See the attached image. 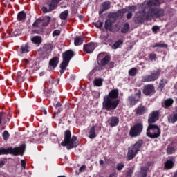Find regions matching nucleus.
Segmentation results:
<instances>
[{
	"instance_id": "1",
	"label": "nucleus",
	"mask_w": 177,
	"mask_h": 177,
	"mask_svg": "<svg viewBox=\"0 0 177 177\" xmlns=\"http://www.w3.org/2000/svg\"><path fill=\"white\" fill-rule=\"evenodd\" d=\"M118 89H113L109 93V95L104 97L102 102V107L106 111H114L118 104H120V100H118Z\"/></svg>"
},
{
	"instance_id": "2",
	"label": "nucleus",
	"mask_w": 177,
	"mask_h": 177,
	"mask_svg": "<svg viewBox=\"0 0 177 177\" xmlns=\"http://www.w3.org/2000/svg\"><path fill=\"white\" fill-rule=\"evenodd\" d=\"M77 136H73L71 137V132L69 130H66L64 132V139L62 142V146H66L68 150H71L74 147H77Z\"/></svg>"
},
{
	"instance_id": "3",
	"label": "nucleus",
	"mask_w": 177,
	"mask_h": 177,
	"mask_svg": "<svg viewBox=\"0 0 177 177\" xmlns=\"http://www.w3.org/2000/svg\"><path fill=\"white\" fill-rule=\"evenodd\" d=\"M142 145L143 140H139L134 145L128 147L127 160L129 161L133 160L134 157H136V154L140 151Z\"/></svg>"
},
{
	"instance_id": "4",
	"label": "nucleus",
	"mask_w": 177,
	"mask_h": 177,
	"mask_svg": "<svg viewBox=\"0 0 177 177\" xmlns=\"http://www.w3.org/2000/svg\"><path fill=\"white\" fill-rule=\"evenodd\" d=\"M24 150H26L25 144H22L20 147H17L15 148H0V156H2V154H13L14 156H19V154H20V156H23Z\"/></svg>"
},
{
	"instance_id": "5",
	"label": "nucleus",
	"mask_w": 177,
	"mask_h": 177,
	"mask_svg": "<svg viewBox=\"0 0 177 177\" xmlns=\"http://www.w3.org/2000/svg\"><path fill=\"white\" fill-rule=\"evenodd\" d=\"M124 13H127V9H121V10H119L116 13L112 14L109 17V19L105 21V24H104L105 30H109V31H111L113 30V24L115 23V19H114V17H117L118 16H122Z\"/></svg>"
},
{
	"instance_id": "6",
	"label": "nucleus",
	"mask_w": 177,
	"mask_h": 177,
	"mask_svg": "<svg viewBox=\"0 0 177 177\" xmlns=\"http://www.w3.org/2000/svg\"><path fill=\"white\" fill-rule=\"evenodd\" d=\"M147 136L151 139H157L161 136V129L156 124H149L147 129Z\"/></svg>"
},
{
	"instance_id": "7",
	"label": "nucleus",
	"mask_w": 177,
	"mask_h": 177,
	"mask_svg": "<svg viewBox=\"0 0 177 177\" xmlns=\"http://www.w3.org/2000/svg\"><path fill=\"white\" fill-rule=\"evenodd\" d=\"M73 57H74V51L71 50H68L62 53L63 61L62 62V67H68V63H70V61Z\"/></svg>"
},
{
	"instance_id": "8",
	"label": "nucleus",
	"mask_w": 177,
	"mask_h": 177,
	"mask_svg": "<svg viewBox=\"0 0 177 177\" xmlns=\"http://www.w3.org/2000/svg\"><path fill=\"white\" fill-rule=\"evenodd\" d=\"M142 131H143V124L138 123L130 129L129 135L131 138H138L142 133Z\"/></svg>"
},
{
	"instance_id": "9",
	"label": "nucleus",
	"mask_w": 177,
	"mask_h": 177,
	"mask_svg": "<svg viewBox=\"0 0 177 177\" xmlns=\"http://www.w3.org/2000/svg\"><path fill=\"white\" fill-rule=\"evenodd\" d=\"M165 15L164 9L156 7L155 8H149L148 16L150 17H162Z\"/></svg>"
},
{
	"instance_id": "10",
	"label": "nucleus",
	"mask_w": 177,
	"mask_h": 177,
	"mask_svg": "<svg viewBox=\"0 0 177 177\" xmlns=\"http://www.w3.org/2000/svg\"><path fill=\"white\" fill-rule=\"evenodd\" d=\"M61 0H52L50 2L48 3V5L49 8L43 7L42 8V12L43 13H49L50 12H52V10H55L56 9L59 2H60Z\"/></svg>"
},
{
	"instance_id": "11",
	"label": "nucleus",
	"mask_w": 177,
	"mask_h": 177,
	"mask_svg": "<svg viewBox=\"0 0 177 177\" xmlns=\"http://www.w3.org/2000/svg\"><path fill=\"white\" fill-rule=\"evenodd\" d=\"M160 120V111H152L148 118L149 125H153L156 121H158Z\"/></svg>"
},
{
	"instance_id": "12",
	"label": "nucleus",
	"mask_w": 177,
	"mask_h": 177,
	"mask_svg": "<svg viewBox=\"0 0 177 177\" xmlns=\"http://www.w3.org/2000/svg\"><path fill=\"white\" fill-rule=\"evenodd\" d=\"M142 93L146 96H151L156 93V88L153 84H147L144 86Z\"/></svg>"
},
{
	"instance_id": "13",
	"label": "nucleus",
	"mask_w": 177,
	"mask_h": 177,
	"mask_svg": "<svg viewBox=\"0 0 177 177\" xmlns=\"http://www.w3.org/2000/svg\"><path fill=\"white\" fill-rule=\"evenodd\" d=\"M101 57H103L100 61V66H102V67H104V66L109 64L111 59V57H110L109 55H106L104 53H101L98 55L97 59H101Z\"/></svg>"
},
{
	"instance_id": "14",
	"label": "nucleus",
	"mask_w": 177,
	"mask_h": 177,
	"mask_svg": "<svg viewBox=\"0 0 177 177\" xmlns=\"http://www.w3.org/2000/svg\"><path fill=\"white\" fill-rule=\"evenodd\" d=\"M23 63L26 67H29V68H34L35 70L38 69V64L37 63V61L35 60H27L24 59Z\"/></svg>"
},
{
	"instance_id": "15",
	"label": "nucleus",
	"mask_w": 177,
	"mask_h": 177,
	"mask_svg": "<svg viewBox=\"0 0 177 177\" xmlns=\"http://www.w3.org/2000/svg\"><path fill=\"white\" fill-rule=\"evenodd\" d=\"M161 3H162V0H149L147 5L149 6V9H154L159 8Z\"/></svg>"
},
{
	"instance_id": "16",
	"label": "nucleus",
	"mask_w": 177,
	"mask_h": 177,
	"mask_svg": "<svg viewBox=\"0 0 177 177\" xmlns=\"http://www.w3.org/2000/svg\"><path fill=\"white\" fill-rule=\"evenodd\" d=\"M95 48V43H88L84 46V50L86 53H93Z\"/></svg>"
},
{
	"instance_id": "17",
	"label": "nucleus",
	"mask_w": 177,
	"mask_h": 177,
	"mask_svg": "<svg viewBox=\"0 0 177 177\" xmlns=\"http://www.w3.org/2000/svg\"><path fill=\"white\" fill-rule=\"evenodd\" d=\"M176 151V145H175V142L170 143L167 148V153L169 155L174 154V153Z\"/></svg>"
},
{
	"instance_id": "18",
	"label": "nucleus",
	"mask_w": 177,
	"mask_h": 177,
	"mask_svg": "<svg viewBox=\"0 0 177 177\" xmlns=\"http://www.w3.org/2000/svg\"><path fill=\"white\" fill-rule=\"evenodd\" d=\"M108 123L111 127H117L120 124V119L115 116H113L108 120Z\"/></svg>"
},
{
	"instance_id": "19",
	"label": "nucleus",
	"mask_w": 177,
	"mask_h": 177,
	"mask_svg": "<svg viewBox=\"0 0 177 177\" xmlns=\"http://www.w3.org/2000/svg\"><path fill=\"white\" fill-rule=\"evenodd\" d=\"M52 49H53V44H46L43 46L42 51L47 55L52 53Z\"/></svg>"
},
{
	"instance_id": "20",
	"label": "nucleus",
	"mask_w": 177,
	"mask_h": 177,
	"mask_svg": "<svg viewBox=\"0 0 177 177\" xmlns=\"http://www.w3.org/2000/svg\"><path fill=\"white\" fill-rule=\"evenodd\" d=\"M147 111V108L144 106L140 105L136 109V114L137 115H143Z\"/></svg>"
},
{
	"instance_id": "21",
	"label": "nucleus",
	"mask_w": 177,
	"mask_h": 177,
	"mask_svg": "<svg viewBox=\"0 0 177 177\" xmlns=\"http://www.w3.org/2000/svg\"><path fill=\"white\" fill-rule=\"evenodd\" d=\"M168 122H170V124H175L177 121V109H176L175 113L170 114L167 117Z\"/></svg>"
},
{
	"instance_id": "22",
	"label": "nucleus",
	"mask_w": 177,
	"mask_h": 177,
	"mask_svg": "<svg viewBox=\"0 0 177 177\" xmlns=\"http://www.w3.org/2000/svg\"><path fill=\"white\" fill-rule=\"evenodd\" d=\"M59 57H53L49 62L50 67H52L53 68H56V67H57V64H59Z\"/></svg>"
},
{
	"instance_id": "23",
	"label": "nucleus",
	"mask_w": 177,
	"mask_h": 177,
	"mask_svg": "<svg viewBox=\"0 0 177 177\" xmlns=\"http://www.w3.org/2000/svg\"><path fill=\"white\" fill-rule=\"evenodd\" d=\"M147 167H142L141 170L136 173V177H147Z\"/></svg>"
},
{
	"instance_id": "24",
	"label": "nucleus",
	"mask_w": 177,
	"mask_h": 177,
	"mask_svg": "<svg viewBox=\"0 0 177 177\" xmlns=\"http://www.w3.org/2000/svg\"><path fill=\"white\" fill-rule=\"evenodd\" d=\"M151 75H152V78L153 80H157L160 78V75L161 74V69H156L150 73Z\"/></svg>"
},
{
	"instance_id": "25",
	"label": "nucleus",
	"mask_w": 177,
	"mask_h": 177,
	"mask_svg": "<svg viewBox=\"0 0 177 177\" xmlns=\"http://www.w3.org/2000/svg\"><path fill=\"white\" fill-rule=\"evenodd\" d=\"M88 138L90 139H95L96 138V132L95 126H92L88 130Z\"/></svg>"
},
{
	"instance_id": "26",
	"label": "nucleus",
	"mask_w": 177,
	"mask_h": 177,
	"mask_svg": "<svg viewBox=\"0 0 177 177\" xmlns=\"http://www.w3.org/2000/svg\"><path fill=\"white\" fill-rule=\"evenodd\" d=\"M172 104H174V100L172 98H168L165 100L162 107H164V109H168V107H171Z\"/></svg>"
},
{
	"instance_id": "27",
	"label": "nucleus",
	"mask_w": 177,
	"mask_h": 177,
	"mask_svg": "<svg viewBox=\"0 0 177 177\" xmlns=\"http://www.w3.org/2000/svg\"><path fill=\"white\" fill-rule=\"evenodd\" d=\"M2 115H5L6 117H0L1 120V122H3V124H8L9 122V121H10V119L9 118V117L8 116V114H6V113L5 112H1L0 113V116Z\"/></svg>"
},
{
	"instance_id": "28",
	"label": "nucleus",
	"mask_w": 177,
	"mask_h": 177,
	"mask_svg": "<svg viewBox=\"0 0 177 177\" xmlns=\"http://www.w3.org/2000/svg\"><path fill=\"white\" fill-rule=\"evenodd\" d=\"M31 41L35 45H39L42 42V37L41 36H35L31 38Z\"/></svg>"
},
{
	"instance_id": "29",
	"label": "nucleus",
	"mask_w": 177,
	"mask_h": 177,
	"mask_svg": "<svg viewBox=\"0 0 177 177\" xmlns=\"http://www.w3.org/2000/svg\"><path fill=\"white\" fill-rule=\"evenodd\" d=\"M155 80L151 75L143 76L142 78V82H153Z\"/></svg>"
},
{
	"instance_id": "30",
	"label": "nucleus",
	"mask_w": 177,
	"mask_h": 177,
	"mask_svg": "<svg viewBox=\"0 0 177 177\" xmlns=\"http://www.w3.org/2000/svg\"><path fill=\"white\" fill-rule=\"evenodd\" d=\"M138 102H139V100L136 99L133 95H131L128 97V102L131 106H135Z\"/></svg>"
},
{
	"instance_id": "31",
	"label": "nucleus",
	"mask_w": 177,
	"mask_h": 177,
	"mask_svg": "<svg viewBox=\"0 0 177 177\" xmlns=\"http://www.w3.org/2000/svg\"><path fill=\"white\" fill-rule=\"evenodd\" d=\"M84 43V37H76L74 41V44L75 46H80V45H82Z\"/></svg>"
},
{
	"instance_id": "32",
	"label": "nucleus",
	"mask_w": 177,
	"mask_h": 177,
	"mask_svg": "<svg viewBox=\"0 0 177 177\" xmlns=\"http://www.w3.org/2000/svg\"><path fill=\"white\" fill-rule=\"evenodd\" d=\"M167 84H168V80L166 79H162L159 83L158 90L162 91V89H164V87L165 85H167Z\"/></svg>"
},
{
	"instance_id": "33",
	"label": "nucleus",
	"mask_w": 177,
	"mask_h": 177,
	"mask_svg": "<svg viewBox=\"0 0 177 177\" xmlns=\"http://www.w3.org/2000/svg\"><path fill=\"white\" fill-rule=\"evenodd\" d=\"M26 17H27V15L24 13V11H21L17 15V20L19 21H24Z\"/></svg>"
},
{
	"instance_id": "34",
	"label": "nucleus",
	"mask_w": 177,
	"mask_h": 177,
	"mask_svg": "<svg viewBox=\"0 0 177 177\" xmlns=\"http://www.w3.org/2000/svg\"><path fill=\"white\" fill-rule=\"evenodd\" d=\"M165 168H166V169H171L174 168V161L171 160H167L165 164Z\"/></svg>"
},
{
	"instance_id": "35",
	"label": "nucleus",
	"mask_w": 177,
	"mask_h": 177,
	"mask_svg": "<svg viewBox=\"0 0 177 177\" xmlns=\"http://www.w3.org/2000/svg\"><path fill=\"white\" fill-rule=\"evenodd\" d=\"M50 22V17H45L44 19H42V26L43 27H47V26L49 25V23Z\"/></svg>"
},
{
	"instance_id": "36",
	"label": "nucleus",
	"mask_w": 177,
	"mask_h": 177,
	"mask_svg": "<svg viewBox=\"0 0 177 177\" xmlns=\"http://www.w3.org/2000/svg\"><path fill=\"white\" fill-rule=\"evenodd\" d=\"M129 31V24L127 23L121 29V32L122 34H127Z\"/></svg>"
},
{
	"instance_id": "37",
	"label": "nucleus",
	"mask_w": 177,
	"mask_h": 177,
	"mask_svg": "<svg viewBox=\"0 0 177 177\" xmlns=\"http://www.w3.org/2000/svg\"><path fill=\"white\" fill-rule=\"evenodd\" d=\"M68 16V10H66L60 14L61 20H66Z\"/></svg>"
},
{
	"instance_id": "38",
	"label": "nucleus",
	"mask_w": 177,
	"mask_h": 177,
	"mask_svg": "<svg viewBox=\"0 0 177 177\" xmlns=\"http://www.w3.org/2000/svg\"><path fill=\"white\" fill-rule=\"evenodd\" d=\"M21 50L22 53H28V52H30V50H28V44L21 46Z\"/></svg>"
},
{
	"instance_id": "39",
	"label": "nucleus",
	"mask_w": 177,
	"mask_h": 177,
	"mask_svg": "<svg viewBox=\"0 0 177 177\" xmlns=\"http://www.w3.org/2000/svg\"><path fill=\"white\" fill-rule=\"evenodd\" d=\"M93 84L95 86H102L103 84V80L102 79H95L93 81Z\"/></svg>"
},
{
	"instance_id": "40",
	"label": "nucleus",
	"mask_w": 177,
	"mask_h": 177,
	"mask_svg": "<svg viewBox=\"0 0 177 177\" xmlns=\"http://www.w3.org/2000/svg\"><path fill=\"white\" fill-rule=\"evenodd\" d=\"M110 1H105L102 3V8H104V10H109V9H110Z\"/></svg>"
},
{
	"instance_id": "41",
	"label": "nucleus",
	"mask_w": 177,
	"mask_h": 177,
	"mask_svg": "<svg viewBox=\"0 0 177 177\" xmlns=\"http://www.w3.org/2000/svg\"><path fill=\"white\" fill-rule=\"evenodd\" d=\"M17 78L19 82H23L24 81V77H23V73L18 72L17 75Z\"/></svg>"
},
{
	"instance_id": "42",
	"label": "nucleus",
	"mask_w": 177,
	"mask_h": 177,
	"mask_svg": "<svg viewBox=\"0 0 177 177\" xmlns=\"http://www.w3.org/2000/svg\"><path fill=\"white\" fill-rule=\"evenodd\" d=\"M120 45H122V41L118 40V41L115 42L113 45L112 46V48L113 49H118V48L120 47Z\"/></svg>"
},
{
	"instance_id": "43",
	"label": "nucleus",
	"mask_w": 177,
	"mask_h": 177,
	"mask_svg": "<svg viewBox=\"0 0 177 177\" xmlns=\"http://www.w3.org/2000/svg\"><path fill=\"white\" fill-rule=\"evenodd\" d=\"M41 24H42V19L39 18L37 19L32 24L34 27H39L41 26Z\"/></svg>"
},
{
	"instance_id": "44",
	"label": "nucleus",
	"mask_w": 177,
	"mask_h": 177,
	"mask_svg": "<svg viewBox=\"0 0 177 177\" xmlns=\"http://www.w3.org/2000/svg\"><path fill=\"white\" fill-rule=\"evenodd\" d=\"M136 71H138V69H136V68H132L129 71V74L131 77H135V75H136Z\"/></svg>"
},
{
	"instance_id": "45",
	"label": "nucleus",
	"mask_w": 177,
	"mask_h": 177,
	"mask_svg": "<svg viewBox=\"0 0 177 177\" xmlns=\"http://www.w3.org/2000/svg\"><path fill=\"white\" fill-rule=\"evenodd\" d=\"M156 59H157V55H156V53H152L149 54V60H151V62H156Z\"/></svg>"
},
{
	"instance_id": "46",
	"label": "nucleus",
	"mask_w": 177,
	"mask_h": 177,
	"mask_svg": "<svg viewBox=\"0 0 177 177\" xmlns=\"http://www.w3.org/2000/svg\"><path fill=\"white\" fill-rule=\"evenodd\" d=\"M49 84H50V85H59V80L51 78L49 80Z\"/></svg>"
},
{
	"instance_id": "47",
	"label": "nucleus",
	"mask_w": 177,
	"mask_h": 177,
	"mask_svg": "<svg viewBox=\"0 0 177 177\" xmlns=\"http://www.w3.org/2000/svg\"><path fill=\"white\" fill-rule=\"evenodd\" d=\"M9 132H8V131H4V132L3 133V138L4 139V140H8L9 139Z\"/></svg>"
},
{
	"instance_id": "48",
	"label": "nucleus",
	"mask_w": 177,
	"mask_h": 177,
	"mask_svg": "<svg viewBox=\"0 0 177 177\" xmlns=\"http://www.w3.org/2000/svg\"><path fill=\"white\" fill-rule=\"evenodd\" d=\"M152 31L154 32V34H157L158 31H160V26H153L152 27Z\"/></svg>"
},
{
	"instance_id": "49",
	"label": "nucleus",
	"mask_w": 177,
	"mask_h": 177,
	"mask_svg": "<svg viewBox=\"0 0 177 177\" xmlns=\"http://www.w3.org/2000/svg\"><path fill=\"white\" fill-rule=\"evenodd\" d=\"M95 27H97V28H102V27H103V22L98 21L95 24Z\"/></svg>"
},
{
	"instance_id": "50",
	"label": "nucleus",
	"mask_w": 177,
	"mask_h": 177,
	"mask_svg": "<svg viewBox=\"0 0 177 177\" xmlns=\"http://www.w3.org/2000/svg\"><path fill=\"white\" fill-rule=\"evenodd\" d=\"M122 168H124V163H118L117 165L116 169H118V171H121Z\"/></svg>"
},
{
	"instance_id": "51",
	"label": "nucleus",
	"mask_w": 177,
	"mask_h": 177,
	"mask_svg": "<svg viewBox=\"0 0 177 177\" xmlns=\"http://www.w3.org/2000/svg\"><path fill=\"white\" fill-rule=\"evenodd\" d=\"M136 96L140 99V96H142V91L140 89L136 90Z\"/></svg>"
},
{
	"instance_id": "52",
	"label": "nucleus",
	"mask_w": 177,
	"mask_h": 177,
	"mask_svg": "<svg viewBox=\"0 0 177 177\" xmlns=\"http://www.w3.org/2000/svg\"><path fill=\"white\" fill-rule=\"evenodd\" d=\"M57 35H60V30H56L53 32V37H57Z\"/></svg>"
},
{
	"instance_id": "53",
	"label": "nucleus",
	"mask_w": 177,
	"mask_h": 177,
	"mask_svg": "<svg viewBox=\"0 0 177 177\" xmlns=\"http://www.w3.org/2000/svg\"><path fill=\"white\" fill-rule=\"evenodd\" d=\"M153 48H164V44H160V43H156Z\"/></svg>"
},
{
	"instance_id": "54",
	"label": "nucleus",
	"mask_w": 177,
	"mask_h": 177,
	"mask_svg": "<svg viewBox=\"0 0 177 177\" xmlns=\"http://www.w3.org/2000/svg\"><path fill=\"white\" fill-rule=\"evenodd\" d=\"M21 165L24 168V169H26V160H21Z\"/></svg>"
},
{
	"instance_id": "55",
	"label": "nucleus",
	"mask_w": 177,
	"mask_h": 177,
	"mask_svg": "<svg viewBox=\"0 0 177 177\" xmlns=\"http://www.w3.org/2000/svg\"><path fill=\"white\" fill-rule=\"evenodd\" d=\"M133 16V14L132 12H129L127 15V19H132V17Z\"/></svg>"
},
{
	"instance_id": "56",
	"label": "nucleus",
	"mask_w": 177,
	"mask_h": 177,
	"mask_svg": "<svg viewBox=\"0 0 177 177\" xmlns=\"http://www.w3.org/2000/svg\"><path fill=\"white\" fill-rule=\"evenodd\" d=\"M66 68H67V67H64V68L62 67V64H60V68H61V70H60V73H61V74H63V73H64V70H66Z\"/></svg>"
},
{
	"instance_id": "57",
	"label": "nucleus",
	"mask_w": 177,
	"mask_h": 177,
	"mask_svg": "<svg viewBox=\"0 0 177 177\" xmlns=\"http://www.w3.org/2000/svg\"><path fill=\"white\" fill-rule=\"evenodd\" d=\"M131 175H132V170L130 169L127 171V176L131 177Z\"/></svg>"
},
{
	"instance_id": "58",
	"label": "nucleus",
	"mask_w": 177,
	"mask_h": 177,
	"mask_svg": "<svg viewBox=\"0 0 177 177\" xmlns=\"http://www.w3.org/2000/svg\"><path fill=\"white\" fill-rule=\"evenodd\" d=\"M85 168H86V167L84 166V165H82V167H80V169H79L80 172L84 171L85 170Z\"/></svg>"
},
{
	"instance_id": "59",
	"label": "nucleus",
	"mask_w": 177,
	"mask_h": 177,
	"mask_svg": "<svg viewBox=\"0 0 177 177\" xmlns=\"http://www.w3.org/2000/svg\"><path fill=\"white\" fill-rule=\"evenodd\" d=\"M109 68H113V67H114V62H111L109 64Z\"/></svg>"
},
{
	"instance_id": "60",
	"label": "nucleus",
	"mask_w": 177,
	"mask_h": 177,
	"mask_svg": "<svg viewBox=\"0 0 177 177\" xmlns=\"http://www.w3.org/2000/svg\"><path fill=\"white\" fill-rule=\"evenodd\" d=\"M41 111H42V113H44V114L45 115H46V114H48V111H46V109L43 108V109H41Z\"/></svg>"
},
{
	"instance_id": "61",
	"label": "nucleus",
	"mask_w": 177,
	"mask_h": 177,
	"mask_svg": "<svg viewBox=\"0 0 177 177\" xmlns=\"http://www.w3.org/2000/svg\"><path fill=\"white\" fill-rule=\"evenodd\" d=\"M129 9H130L131 10H136V6H131L129 7Z\"/></svg>"
},
{
	"instance_id": "62",
	"label": "nucleus",
	"mask_w": 177,
	"mask_h": 177,
	"mask_svg": "<svg viewBox=\"0 0 177 177\" xmlns=\"http://www.w3.org/2000/svg\"><path fill=\"white\" fill-rule=\"evenodd\" d=\"M62 106V104H60L59 102H58L56 105H55V107H61Z\"/></svg>"
},
{
	"instance_id": "63",
	"label": "nucleus",
	"mask_w": 177,
	"mask_h": 177,
	"mask_svg": "<svg viewBox=\"0 0 177 177\" xmlns=\"http://www.w3.org/2000/svg\"><path fill=\"white\" fill-rule=\"evenodd\" d=\"M3 165H4L3 161L1 160L0 161V168H2V167H3Z\"/></svg>"
},
{
	"instance_id": "64",
	"label": "nucleus",
	"mask_w": 177,
	"mask_h": 177,
	"mask_svg": "<svg viewBox=\"0 0 177 177\" xmlns=\"http://www.w3.org/2000/svg\"><path fill=\"white\" fill-rule=\"evenodd\" d=\"M109 177H117V176L115 174H111Z\"/></svg>"
}]
</instances>
